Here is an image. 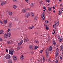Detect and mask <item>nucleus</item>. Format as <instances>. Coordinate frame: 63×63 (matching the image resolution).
I'll use <instances>...</instances> for the list:
<instances>
[{"label": "nucleus", "instance_id": "obj_30", "mask_svg": "<svg viewBox=\"0 0 63 63\" xmlns=\"http://www.w3.org/2000/svg\"><path fill=\"white\" fill-rule=\"evenodd\" d=\"M53 43L54 45H55L56 44V43L54 41V40H53Z\"/></svg>", "mask_w": 63, "mask_h": 63}, {"label": "nucleus", "instance_id": "obj_15", "mask_svg": "<svg viewBox=\"0 0 63 63\" xmlns=\"http://www.w3.org/2000/svg\"><path fill=\"white\" fill-rule=\"evenodd\" d=\"M20 59L21 60H23V59H24V56L23 55L21 56L20 57Z\"/></svg>", "mask_w": 63, "mask_h": 63}, {"label": "nucleus", "instance_id": "obj_1", "mask_svg": "<svg viewBox=\"0 0 63 63\" xmlns=\"http://www.w3.org/2000/svg\"><path fill=\"white\" fill-rule=\"evenodd\" d=\"M45 55L47 57H48V53L49 51L48 49H47L45 51Z\"/></svg>", "mask_w": 63, "mask_h": 63}, {"label": "nucleus", "instance_id": "obj_29", "mask_svg": "<svg viewBox=\"0 0 63 63\" xmlns=\"http://www.w3.org/2000/svg\"><path fill=\"white\" fill-rule=\"evenodd\" d=\"M38 17H37V16H35L34 17V20H37V19Z\"/></svg>", "mask_w": 63, "mask_h": 63}, {"label": "nucleus", "instance_id": "obj_51", "mask_svg": "<svg viewBox=\"0 0 63 63\" xmlns=\"http://www.w3.org/2000/svg\"><path fill=\"white\" fill-rule=\"evenodd\" d=\"M42 60V59H39V60H38V61H39V62H40V61H41Z\"/></svg>", "mask_w": 63, "mask_h": 63}, {"label": "nucleus", "instance_id": "obj_33", "mask_svg": "<svg viewBox=\"0 0 63 63\" xmlns=\"http://www.w3.org/2000/svg\"><path fill=\"white\" fill-rule=\"evenodd\" d=\"M17 49H18V50H19V49H20V47H17Z\"/></svg>", "mask_w": 63, "mask_h": 63}, {"label": "nucleus", "instance_id": "obj_5", "mask_svg": "<svg viewBox=\"0 0 63 63\" xmlns=\"http://www.w3.org/2000/svg\"><path fill=\"white\" fill-rule=\"evenodd\" d=\"M12 23H9L8 24V26L9 27L11 28L12 27Z\"/></svg>", "mask_w": 63, "mask_h": 63}, {"label": "nucleus", "instance_id": "obj_60", "mask_svg": "<svg viewBox=\"0 0 63 63\" xmlns=\"http://www.w3.org/2000/svg\"><path fill=\"white\" fill-rule=\"evenodd\" d=\"M53 12L54 13H55V11L54 10H53Z\"/></svg>", "mask_w": 63, "mask_h": 63}, {"label": "nucleus", "instance_id": "obj_14", "mask_svg": "<svg viewBox=\"0 0 63 63\" xmlns=\"http://www.w3.org/2000/svg\"><path fill=\"white\" fill-rule=\"evenodd\" d=\"M26 11V9L24 8L22 9V13H25Z\"/></svg>", "mask_w": 63, "mask_h": 63}, {"label": "nucleus", "instance_id": "obj_48", "mask_svg": "<svg viewBox=\"0 0 63 63\" xmlns=\"http://www.w3.org/2000/svg\"><path fill=\"white\" fill-rule=\"evenodd\" d=\"M60 59H61V60H62V57L61 56L60 58Z\"/></svg>", "mask_w": 63, "mask_h": 63}, {"label": "nucleus", "instance_id": "obj_16", "mask_svg": "<svg viewBox=\"0 0 63 63\" xmlns=\"http://www.w3.org/2000/svg\"><path fill=\"white\" fill-rule=\"evenodd\" d=\"M59 54V53L57 52H55V57H56L57 56H58V55Z\"/></svg>", "mask_w": 63, "mask_h": 63}, {"label": "nucleus", "instance_id": "obj_18", "mask_svg": "<svg viewBox=\"0 0 63 63\" xmlns=\"http://www.w3.org/2000/svg\"><path fill=\"white\" fill-rule=\"evenodd\" d=\"M13 7L14 9H16L17 7L16 5H14L13 6Z\"/></svg>", "mask_w": 63, "mask_h": 63}, {"label": "nucleus", "instance_id": "obj_56", "mask_svg": "<svg viewBox=\"0 0 63 63\" xmlns=\"http://www.w3.org/2000/svg\"><path fill=\"white\" fill-rule=\"evenodd\" d=\"M25 1L26 2L28 3V0H25Z\"/></svg>", "mask_w": 63, "mask_h": 63}, {"label": "nucleus", "instance_id": "obj_55", "mask_svg": "<svg viewBox=\"0 0 63 63\" xmlns=\"http://www.w3.org/2000/svg\"><path fill=\"white\" fill-rule=\"evenodd\" d=\"M11 44H12V43H14V42L13 41H12V40H11Z\"/></svg>", "mask_w": 63, "mask_h": 63}, {"label": "nucleus", "instance_id": "obj_24", "mask_svg": "<svg viewBox=\"0 0 63 63\" xmlns=\"http://www.w3.org/2000/svg\"><path fill=\"white\" fill-rule=\"evenodd\" d=\"M3 22L4 23V24H6V23L7 22V20H4L3 21Z\"/></svg>", "mask_w": 63, "mask_h": 63}, {"label": "nucleus", "instance_id": "obj_50", "mask_svg": "<svg viewBox=\"0 0 63 63\" xmlns=\"http://www.w3.org/2000/svg\"><path fill=\"white\" fill-rule=\"evenodd\" d=\"M62 56H63V50H62Z\"/></svg>", "mask_w": 63, "mask_h": 63}, {"label": "nucleus", "instance_id": "obj_62", "mask_svg": "<svg viewBox=\"0 0 63 63\" xmlns=\"http://www.w3.org/2000/svg\"><path fill=\"white\" fill-rule=\"evenodd\" d=\"M43 11H44V12H45V10H43Z\"/></svg>", "mask_w": 63, "mask_h": 63}, {"label": "nucleus", "instance_id": "obj_42", "mask_svg": "<svg viewBox=\"0 0 63 63\" xmlns=\"http://www.w3.org/2000/svg\"><path fill=\"white\" fill-rule=\"evenodd\" d=\"M59 40L60 42H61L62 41V39H60V40Z\"/></svg>", "mask_w": 63, "mask_h": 63}, {"label": "nucleus", "instance_id": "obj_19", "mask_svg": "<svg viewBox=\"0 0 63 63\" xmlns=\"http://www.w3.org/2000/svg\"><path fill=\"white\" fill-rule=\"evenodd\" d=\"M4 37L5 38H7V34L5 33L4 34Z\"/></svg>", "mask_w": 63, "mask_h": 63}, {"label": "nucleus", "instance_id": "obj_25", "mask_svg": "<svg viewBox=\"0 0 63 63\" xmlns=\"http://www.w3.org/2000/svg\"><path fill=\"white\" fill-rule=\"evenodd\" d=\"M57 21H56V22L55 23V25H53V27H54V26H56V25L57 24Z\"/></svg>", "mask_w": 63, "mask_h": 63}, {"label": "nucleus", "instance_id": "obj_31", "mask_svg": "<svg viewBox=\"0 0 63 63\" xmlns=\"http://www.w3.org/2000/svg\"><path fill=\"white\" fill-rule=\"evenodd\" d=\"M38 46H36L34 47V49H37V48H38Z\"/></svg>", "mask_w": 63, "mask_h": 63}, {"label": "nucleus", "instance_id": "obj_11", "mask_svg": "<svg viewBox=\"0 0 63 63\" xmlns=\"http://www.w3.org/2000/svg\"><path fill=\"white\" fill-rule=\"evenodd\" d=\"M41 17L42 19L44 20L45 19V18L44 16V14H42L41 15Z\"/></svg>", "mask_w": 63, "mask_h": 63}, {"label": "nucleus", "instance_id": "obj_39", "mask_svg": "<svg viewBox=\"0 0 63 63\" xmlns=\"http://www.w3.org/2000/svg\"><path fill=\"white\" fill-rule=\"evenodd\" d=\"M59 15H61V12L60 11H59Z\"/></svg>", "mask_w": 63, "mask_h": 63}, {"label": "nucleus", "instance_id": "obj_59", "mask_svg": "<svg viewBox=\"0 0 63 63\" xmlns=\"http://www.w3.org/2000/svg\"><path fill=\"white\" fill-rule=\"evenodd\" d=\"M0 23H1V24H2V21H0Z\"/></svg>", "mask_w": 63, "mask_h": 63}, {"label": "nucleus", "instance_id": "obj_7", "mask_svg": "<svg viewBox=\"0 0 63 63\" xmlns=\"http://www.w3.org/2000/svg\"><path fill=\"white\" fill-rule=\"evenodd\" d=\"M7 3V2L5 1L4 2H2L1 3V6H3V5H5V4H6Z\"/></svg>", "mask_w": 63, "mask_h": 63}, {"label": "nucleus", "instance_id": "obj_8", "mask_svg": "<svg viewBox=\"0 0 63 63\" xmlns=\"http://www.w3.org/2000/svg\"><path fill=\"white\" fill-rule=\"evenodd\" d=\"M29 48L30 49H32L34 48V47L33 45H30L29 46Z\"/></svg>", "mask_w": 63, "mask_h": 63}, {"label": "nucleus", "instance_id": "obj_34", "mask_svg": "<svg viewBox=\"0 0 63 63\" xmlns=\"http://www.w3.org/2000/svg\"><path fill=\"white\" fill-rule=\"evenodd\" d=\"M48 11H50L51 10V8H48Z\"/></svg>", "mask_w": 63, "mask_h": 63}, {"label": "nucleus", "instance_id": "obj_26", "mask_svg": "<svg viewBox=\"0 0 63 63\" xmlns=\"http://www.w3.org/2000/svg\"><path fill=\"white\" fill-rule=\"evenodd\" d=\"M4 33V31L3 30H1L0 31V33L2 34Z\"/></svg>", "mask_w": 63, "mask_h": 63}, {"label": "nucleus", "instance_id": "obj_12", "mask_svg": "<svg viewBox=\"0 0 63 63\" xmlns=\"http://www.w3.org/2000/svg\"><path fill=\"white\" fill-rule=\"evenodd\" d=\"M11 35V32H8L7 33V36L8 37H10Z\"/></svg>", "mask_w": 63, "mask_h": 63}, {"label": "nucleus", "instance_id": "obj_13", "mask_svg": "<svg viewBox=\"0 0 63 63\" xmlns=\"http://www.w3.org/2000/svg\"><path fill=\"white\" fill-rule=\"evenodd\" d=\"M28 39L27 38H26L24 40V43H26L27 42H28Z\"/></svg>", "mask_w": 63, "mask_h": 63}, {"label": "nucleus", "instance_id": "obj_22", "mask_svg": "<svg viewBox=\"0 0 63 63\" xmlns=\"http://www.w3.org/2000/svg\"><path fill=\"white\" fill-rule=\"evenodd\" d=\"M52 48L51 46H50L49 47V50L50 51H52Z\"/></svg>", "mask_w": 63, "mask_h": 63}, {"label": "nucleus", "instance_id": "obj_44", "mask_svg": "<svg viewBox=\"0 0 63 63\" xmlns=\"http://www.w3.org/2000/svg\"><path fill=\"white\" fill-rule=\"evenodd\" d=\"M45 23H48V21H45Z\"/></svg>", "mask_w": 63, "mask_h": 63}, {"label": "nucleus", "instance_id": "obj_23", "mask_svg": "<svg viewBox=\"0 0 63 63\" xmlns=\"http://www.w3.org/2000/svg\"><path fill=\"white\" fill-rule=\"evenodd\" d=\"M34 42L35 43H36V44H38V43H39V41L38 40H35Z\"/></svg>", "mask_w": 63, "mask_h": 63}, {"label": "nucleus", "instance_id": "obj_46", "mask_svg": "<svg viewBox=\"0 0 63 63\" xmlns=\"http://www.w3.org/2000/svg\"><path fill=\"white\" fill-rule=\"evenodd\" d=\"M40 4H43V3H42V2L41 1H40Z\"/></svg>", "mask_w": 63, "mask_h": 63}, {"label": "nucleus", "instance_id": "obj_37", "mask_svg": "<svg viewBox=\"0 0 63 63\" xmlns=\"http://www.w3.org/2000/svg\"><path fill=\"white\" fill-rule=\"evenodd\" d=\"M0 42H2V41H3V39L1 38H0Z\"/></svg>", "mask_w": 63, "mask_h": 63}, {"label": "nucleus", "instance_id": "obj_64", "mask_svg": "<svg viewBox=\"0 0 63 63\" xmlns=\"http://www.w3.org/2000/svg\"><path fill=\"white\" fill-rule=\"evenodd\" d=\"M57 23H58V25H59V22H58Z\"/></svg>", "mask_w": 63, "mask_h": 63}, {"label": "nucleus", "instance_id": "obj_52", "mask_svg": "<svg viewBox=\"0 0 63 63\" xmlns=\"http://www.w3.org/2000/svg\"><path fill=\"white\" fill-rule=\"evenodd\" d=\"M13 20L15 21H16V18H14Z\"/></svg>", "mask_w": 63, "mask_h": 63}, {"label": "nucleus", "instance_id": "obj_2", "mask_svg": "<svg viewBox=\"0 0 63 63\" xmlns=\"http://www.w3.org/2000/svg\"><path fill=\"white\" fill-rule=\"evenodd\" d=\"M5 57L7 59H9L11 58V56L10 55L8 54L6 55Z\"/></svg>", "mask_w": 63, "mask_h": 63}, {"label": "nucleus", "instance_id": "obj_4", "mask_svg": "<svg viewBox=\"0 0 63 63\" xmlns=\"http://www.w3.org/2000/svg\"><path fill=\"white\" fill-rule=\"evenodd\" d=\"M23 43V40H21V41H20L18 43V46H20Z\"/></svg>", "mask_w": 63, "mask_h": 63}, {"label": "nucleus", "instance_id": "obj_20", "mask_svg": "<svg viewBox=\"0 0 63 63\" xmlns=\"http://www.w3.org/2000/svg\"><path fill=\"white\" fill-rule=\"evenodd\" d=\"M12 61L11 59H10L8 61V63H12Z\"/></svg>", "mask_w": 63, "mask_h": 63}, {"label": "nucleus", "instance_id": "obj_10", "mask_svg": "<svg viewBox=\"0 0 63 63\" xmlns=\"http://www.w3.org/2000/svg\"><path fill=\"white\" fill-rule=\"evenodd\" d=\"M13 58L14 60L16 61V60H17V58H16V56H13Z\"/></svg>", "mask_w": 63, "mask_h": 63}, {"label": "nucleus", "instance_id": "obj_41", "mask_svg": "<svg viewBox=\"0 0 63 63\" xmlns=\"http://www.w3.org/2000/svg\"><path fill=\"white\" fill-rule=\"evenodd\" d=\"M46 30H48V29H49V28L47 27H46Z\"/></svg>", "mask_w": 63, "mask_h": 63}, {"label": "nucleus", "instance_id": "obj_63", "mask_svg": "<svg viewBox=\"0 0 63 63\" xmlns=\"http://www.w3.org/2000/svg\"><path fill=\"white\" fill-rule=\"evenodd\" d=\"M52 34H54V33L53 32H52Z\"/></svg>", "mask_w": 63, "mask_h": 63}, {"label": "nucleus", "instance_id": "obj_38", "mask_svg": "<svg viewBox=\"0 0 63 63\" xmlns=\"http://www.w3.org/2000/svg\"><path fill=\"white\" fill-rule=\"evenodd\" d=\"M43 62H45V58H43Z\"/></svg>", "mask_w": 63, "mask_h": 63}, {"label": "nucleus", "instance_id": "obj_17", "mask_svg": "<svg viewBox=\"0 0 63 63\" xmlns=\"http://www.w3.org/2000/svg\"><path fill=\"white\" fill-rule=\"evenodd\" d=\"M13 14V13L12 12H9V14L10 16H12Z\"/></svg>", "mask_w": 63, "mask_h": 63}, {"label": "nucleus", "instance_id": "obj_61", "mask_svg": "<svg viewBox=\"0 0 63 63\" xmlns=\"http://www.w3.org/2000/svg\"><path fill=\"white\" fill-rule=\"evenodd\" d=\"M55 29H57L56 27H55Z\"/></svg>", "mask_w": 63, "mask_h": 63}, {"label": "nucleus", "instance_id": "obj_6", "mask_svg": "<svg viewBox=\"0 0 63 63\" xmlns=\"http://www.w3.org/2000/svg\"><path fill=\"white\" fill-rule=\"evenodd\" d=\"M30 16V13H27L25 15L26 17H28Z\"/></svg>", "mask_w": 63, "mask_h": 63}, {"label": "nucleus", "instance_id": "obj_57", "mask_svg": "<svg viewBox=\"0 0 63 63\" xmlns=\"http://www.w3.org/2000/svg\"><path fill=\"white\" fill-rule=\"evenodd\" d=\"M44 26L46 27H47V25H44Z\"/></svg>", "mask_w": 63, "mask_h": 63}, {"label": "nucleus", "instance_id": "obj_3", "mask_svg": "<svg viewBox=\"0 0 63 63\" xmlns=\"http://www.w3.org/2000/svg\"><path fill=\"white\" fill-rule=\"evenodd\" d=\"M9 53L11 54V55H13V54L14 53V52H13V51L11 50V49H9Z\"/></svg>", "mask_w": 63, "mask_h": 63}, {"label": "nucleus", "instance_id": "obj_58", "mask_svg": "<svg viewBox=\"0 0 63 63\" xmlns=\"http://www.w3.org/2000/svg\"><path fill=\"white\" fill-rule=\"evenodd\" d=\"M16 1V0H13V2H15Z\"/></svg>", "mask_w": 63, "mask_h": 63}, {"label": "nucleus", "instance_id": "obj_47", "mask_svg": "<svg viewBox=\"0 0 63 63\" xmlns=\"http://www.w3.org/2000/svg\"><path fill=\"white\" fill-rule=\"evenodd\" d=\"M48 62H51V60H50L49 59L48 60Z\"/></svg>", "mask_w": 63, "mask_h": 63}, {"label": "nucleus", "instance_id": "obj_9", "mask_svg": "<svg viewBox=\"0 0 63 63\" xmlns=\"http://www.w3.org/2000/svg\"><path fill=\"white\" fill-rule=\"evenodd\" d=\"M31 15L32 17H34V14L32 12H31Z\"/></svg>", "mask_w": 63, "mask_h": 63}, {"label": "nucleus", "instance_id": "obj_28", "mask_svg": "<svg viewBox=\"0 0 63 63\" xmlns=\"http://www.w3.org/2000/svg\"><path fill=\"white\" fill-rule=\"evenodd\" d=\"M7 44H8L10 45V44H11V42L10 41H8L7 42Z\"/></svg>", "mask_w": 63, "mask_h": 63}, {"label": "nucleus", "instance_id": "obj_43", "mask_svg": "<svg viewBox=\"0 0 63 63\" xmlns=\"http://www.w3.org/2000/svg\"><path fill=\"white\" fill-rule=\"evenodd\" d=\"M56 63H58V60L57 59L56 60Z\"/></svg>", "mask_w": 63, "mask_h": 63}, {"label": "nucleus", "instance_id": "obj_54", "mask_svg": "<svg viewBox=\"0 0 63 63\" xmlns=\"http://www.w3.org/2000/svg\"><path fill=\"white\" fill-rule=\"evenodd\" d=\"M56 51H59V49H58V48H57L56 49Z\"/></svg>", "mask_w": 63, "mask_h": 63}, {"label": "nucleus", "instance_id": "obj_49", "mask_svg": "<svg viewBox=\"0 0 63 63\" xmlns=\"http://www.w3.org/2000/svg\"><path fill=\"white\" fill-rule=\"evenodd\" d=\"M43 50H41L40 51V53H42V52H43Z\"/></svg>", "mask_w": 63, "mask_h": 63}, {"label": "nucleus", "instance_id": "obj_40", "mask_svg": "<svg viewBox=\"0 0 63 63\" xmlns=\"http://www.w3.org/2000/svg\"><path fill=\"white\" fill-rule=\"evenodd\" d=\"M10 30H11L10 29H8L7 30V32H10Z\"/></svg>", "mask_w": 63, "mask_h": 63}, {"label": "nucleus", "instance_id": "obj_53", "mask_svg": "<svg viewBox=\"0 0 63 63\" xmlns=\"http://www.w3.org/2000/svg\"><path fill=\"white\" fill-rule=\"evenodd\" d=\"M6 52H8V50L6 49Z\"/></svg>", "mask_w": 63, "mask_h": 63}, {"label": "nucleus", "instance_id": "obj_27", "mask_svg": "<svg viewBox=\"0 0 63 63\" xmlns=\"http://www.w3.org/2000/svg\"><path fill=\"white\" fill-rule=\"evenodd\" d=\"M31 7H33V6H34V3H32L31 4Z\"/></svg>", "mask_w": 63, "mask_h": 63}, {"label": "nucleus", "instance_id": "obj_45", "mask_svg": "<svg viewBox=\"0 0 63 63\" xmlns=\"http://www.w3.org/2000/svg\"><path fill=\"white\" fill-rule=\"evenodd\" d=\"M58 39L59 40H60V39H60V36H58Z\"/></svg>", "mask_w": 63, "mask_h": 63}, {"label": "nucleus", "instance_id": "obj_36", "mask_svg": "<svg viewBox=\"0 0 63 63\" xmlns=\"http://www.w3.org/2000/svg\"><path fill=\"white\" fill-rule=\"evenodd\" d=\"M43 8L44 9H45V10H47V8H46V7H43Z\"/></svg>", "mask_w": 63, "mask_h": 63}, {"label": "nucleus", "instance_id": "obj_21", "mask_svg": "<svg viewBox=\"0 0 63 63\" xmlns=\"http://www.w3.org/2000/svg\"><path fill=\"white\" fill-rule=\"evenodd\" d=\"M34 28V26H32L31 27H29L28 28L29 29H32V28Z\"/></svg>", "mask_w": 63, "mask_h": 63}, {"label": "nucleus", "instance_id": "obj_32", "mask_svg": "<svg viewBox=\"0 0 63 63\" xmlns=\"http://www.w3.org/2000/svg\"><path fill=\"white\" fill-rule=\"evenodd\" d=\"M60 47H61V50H62L63 49V46H62V45H61V46H60Z\"/></svg>", "mask_w": 63, "mask_h": 63}, {"label": "nucleus", "instance_id": "obj_35", "mask_svg": "<svg viewBox=\"0 0 63 63\" xmlns=\"http://www.w3.org/2000/svg\"><path fill=\"white\" fill-rule=\"evenodd\" d=\"M46 1L47 2H48V3L50 2V0H46Z\"/></svg>", "mask_w": 63, "mask_h": 63}]
</instances>
